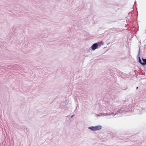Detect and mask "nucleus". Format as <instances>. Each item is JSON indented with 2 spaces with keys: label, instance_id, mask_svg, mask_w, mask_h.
Returning <instances> with one entry per match:
<instances>
[{
  "label": "nucleus",
  "instance_id": "obj_9",
  "mask_svg": "<svg viewBox=\"0 0 146 146\" xmlns=\"http://www.w3.org/2000/svg\"><path fill=\"white\" fill-rule=\"evenodd\" d=\"M116 29L115 28H112L110 29V31L112 32H114Z\"/></svg>",
  "mask_w": 146,
  "mask_h": 146
},
{
  "label": "nucleus",
  "instance_id": "obj_13",
  "mask_svg": "<svg viewBox=\"0 0 146 146\" xmlns=\"http://www.w3.org/2000/svg\"><path fill=\"white\" fill-rule=\"evenodd\" d=\"M136 3V1H135V2H134V4H135Z\"/></svg>",
  "mask_w": 146,
  "mask_h": 146
},
{
  "label": "nucleus",
  "instance_id": "obj_3",
  "mask_svg": "<svg viewBox=\"0 0 146 146\" xmlns=\"http://www.w3.org/2000/svg\"><path fill=\"white\" fill-rule=\"evenodd\" d=\"M140 48L139 47V51H138V57L139 59V62L142 65V63L143 62H142L140 58V57L139 56L140 53Z\"/></svg>",
  "mask_w": 146,
  "mask_h": 146
},
{
  "label": "nucleus",
  "instance_id": "obj_1",
  "mask_svg": "<svg viewBox=\"0 0 146 146\" xmlns=\"http://www.w3.org/2000/svg\"><path fill=\"white\" fill-rule=\"evenodd\" d=\"M114 110H115V111L113 110L112 112L111 113H101V115H103L107 116L110 115L112 114L114 115H117V116L119 117L120 116L119 115L120 114H121L123 112H124L126 111L123 110V108H121L119 110L115 109Z\"/></svg>",
  "mask_w": 146,
  "mask_h": 146
},
{
  "label": "nucleus",
  "instance_id": "obj_2",
  "mask_svg": "<svg viewBox=\"0 0 146 146\" xmlns=\"http://www.w3.org/2000/svg\"><path fill=\"white\" fill-rule=\"evenodd\" d=\"M98 48V44L95 43L92 44L91 46V48L93 50H94Z\"/></svg>",
  "mask_w": 146,
  "mask_h": 146
},
{
  "label": "nucleus",
  "instance_id": "obj_8",
  "mask_svg": "<svg viewBox=\"0 0 146 146\" xmlns=\"http://www.w3.org/2000/svg\"><path fill=\"white\" fill-rule=\"evenodd\" d=\"M88 129L93 131H95L94 126H91L88 127Z\"/></svg>",
  "mask_w": 146,
  "mask_h": 146
},
{
  "label": "nucleus",
  "instance_id": "obj_5",
  "mask_svg": "<svg viewBox=\"0 0 146 146\" xmlns=\"http://www.w3.org/2000/svg\"><path fill=\"white\" fill-rule=\"evenodd\" d=\"M102 127L101 125H97L94 126L95 131L99 130L102 129Z\"/></svg>",
  "mask_w": 146,
  "mask_h": 146
},
{
  "label": "nucleus",
  "instance_id": "obj_14",
  "mask_svg": "<svg viewBox=\"0 0 146 146\" xmlns=\"http://www.w3.org/2000/svg\"><path fill=\"white\" fill-rule=\"evenodd\" d=\"M138 88V87H137V88H136V89H137Z\"/></svg>",
  "mask_w": 146,
  "mask_h": 146
},
{
  "label": "nucleus",
  "instance_id": "obj_12",
  "mask_svg": "<svg viewBox=\"0 0 146 146\" xmlns=\"http://www.w3.org/2000/svg\"><path fill=\"white\" fill-rule=\"evenodd\" d=\"M74 114H73V115H72V116H71V118H72V117H73L74 116Z\"/></svg>",
  "mask_w": 146,
  "mask_h": 146
},
{
  "label": "nucleus",
  "instance_id": "obj_11",
  "mask_svg": "<svg viewBox=\"0 0 146 146\" xmlns=\"http://www.w3.org/2000/svg\"><path fill=\"white\" fill-rule=\"evenodd\" d=\"M24 52L25 53H28V52L27 51H24Z\"/></svg>",
  "mask_w": 146,
  "mask_h": 146
},
{
  "label": "nucleus",
  "instance_id": "obj_4",
  "mask_svg": "<svg viewBox=\"0 0 146 146\" xmlns=\"http://www.w3.org/2000/svg\"><path fill=\"white\" fill-rule=\"evenodd\" d=\"M143 110L141 109H137L136 108L135 111H136V113L138 114H140L142 113Z\"/></svg>",
  "mask_w": 146,
  "mask_h": 146
},
{
  "label": "nucleus",
  "instance_id": "obj_15",
  "mask_svg": "<svg viewBox=\"0 0 146 146\" xmlns=\"http://www.w3.org/2000/svg\"><path fill=\"white\" fill-rule=\"evenodd\" d=\"M111 110V109H108V110Z\"/></svg>",
  "mask_w": 146,
  "mask_h": 146
},
{
  "label": "nucleus",
  "instance_id": "obj_7",
  "mask_svg": "<svg viewBox=\"0 0 146 146\" xmlns=\"http://www.w3.org/2000/svg\"><path fill=\"white\" fill-rule=\"evenodd\" d=\"M142 59L143 62L142 63V65L144 66L146 65V58L144 59L142 58Z\"/></svg>",
  "mask_w": 146,
  "mask_h": 146
},
{
  "label": "nucleus",
  "instance_id": "obj_10",
  "mask_svg": "<svg viewBox=\"0 0 146 146\" xmlns=\"http://www.w3.org/2000/svg\"><path fill=\"white\" fill-rule=\"evenodd\" d=\"M100 115H101V113H100V114L96 115V116L98 117L100 116Z\"/></svg>",
  "mask_w": 146,
  "mask_h": 146
},
{
  "label": "nucleus",
  "instance_id": "obj_6",
  "mask_svg": "<svg viewBox=\"0 0 146 146\" xmlns=\"http://www.w3.org/2000/svg\"><path fill=\"white\" fill-rule=\"evenodd\" d=\"M96 43L98 44V47L99 46V47L101 46V45H103L104 44V43L102 41L98 42Z\"/></svg>",
  "mask_w": 146,
  "mask_h": 146
}]
</instances>
